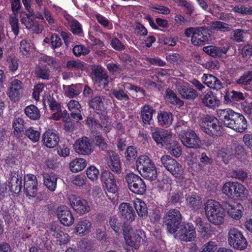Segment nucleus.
<instances>
[{
	"mask_svg": "<svg viewBox=\"0 0 252 252\" xmlns=\"http://www.w3.org/2000/svg\"><path fill=\"white\" fill-rule=\"evenodd\" d=\"M217 115L223 125L238 132H243L247 129L248 122L241 114L230 109H219Z\"/></svg>",
	"mask_w": 252,
	"mask_h": 252,
	"instance_id": "f257e3e1",
	"label": "nucleus"
},
{
	"mask_svg": "<svg viewBox=\"0 0 252 252\" xmlns=\"http://www.w3.org/2000/svg\"><path fill=\"white\" fill-rule=\"evenodd\" d=\"M194 118L202 130L208 135L213 136L220 133L221 126L214 116L199 113Z\"/></svg>",
	"mask_w": 252,
	"mask_h": 252,
	"instance_id": "f03ea898",
	"label": "nucleus"
},
{
	"mask_svg": "<svg viewBox=\"0 0 252 252\" xmlns=\"http://www.w3.org/2000/svg\"><path fill=\"white\" fill-rule=\"evenodd\" d=\"M136 164L138 171L143 178L151 181L157 179V167L148 156H140L136 160Z\"/></svg>",
	"mask_w": 252,
	"mask_h": 252,
	"instance_id": "7ed1b4c3",
	"label": "nucleus"
},
{
	"mask_svg": "<svg viewBox=\"0 0 252 252\" xmlns=\"http://www.w3.org/2000/svg\"><path fill=\"white\" fill-rule=\"evenodd\" d=\"M205 212L208 220L212 223L220 225L224 221V210L214 200H208L205 204Z\"/></svg>",
	"mask_w": 252,
	"mask_h": 252,
	"instance_id": "20e7f679",
	"label": "nucleus"
},
{
	"mask_svg": "<svg viewBox=\"0 0 252 252\" xmlns=\"http://www.w3.org/2000/svg\"><path fill=\"white\" fill-rule=\"evenodd\" d=\"M163 220V224L166 227L167 231L171 234H173L180 228L182 216L178 210L172 209L167 212Z\"/></svg>",
	"mask_w": 252,
	"mask_h": 252,
	"instance_id": "39448f33",
	"label": "nucleus"
},
{
	"mask_svg": "<svg viewBox=\"0 0 252 252\" xmlns=\"http://www.w3.org/2000/svg\"><path fill=\"white\" fill-rule=\"evenodd\" d=\"M229 245L238 250H244L248 246V242L242 232L235 227L230 228L227 233Z\"/></svg>",
	"mask_w": 252,
	"mask_h": 252,
	"instance_id": "423d86ee",
	"label": "nucleus"
},
{
	"mask_svg": "<svg viewBox=\"0 0 252 252\" xmlns=\"http://www.w3.org/2000/svg\"><path fill=\"white\" fill-rule=\"evenodd\" d=\"M179 137L183 145L188 148L197 149L200 147V138L192 130H182Z\"/></svg>",
	"mask_w": 252,
	"mask_h": 252,
	"instance_id": "0eeeda50",
	"label": "nucleus"
},
{
	"mask_svg": "<svg viewBox=\"0 0 252 252\" xmlns=\"http://www.w3.org/2000/svg\"><path fill=\"white\" fill-rule=\"evenodd\" d=\"M126 181L129 189L134 193L143 194L146 191V186L143 180L138 175L133 173L126 175Z\"/></svg>",
	"mask_w": 252,
	"mask_h": 252,
	"instance_id": "6e6552de",
	"label": "nucleus"
},
{
	"mask_svg": "<svg viewBox=\"0 0 252 252\" xmlns=\"http://www.w3.org/2000/svg\"><path fill=\"white\" fill-rule=\"evenodd\" d=\"M150 130L152 137L158 145L167 146L172 142L171 132L157 127H151Z\"/></svg>",
	"mask_w": 252,
	"mask_h": 252,
	"instance_id": "1a4fd4ad",
	"label": "nucleus"
},
{
	"mask_svg": "<svg viewBox=\"0 0 252 252\" xmlns=\"http://www.w3.org/2000/svg\"><path fill=\"white\" fill-rule=\"evenodd\" d=\"M160 161L164 168L174 177H178L183 172L182 166L174 158L169 155H163Z\"/></svg>",
	"mask_w": 252,
	"mask_h": 252,
	"instance_id": "9d476101",
	"label": "nucleus"
},
{
	"mask_svg": "<svg viewBox=\"0 0 252 252\" xmlns=\"http://www.w3.org/2000/svg\"><path fill=\"white\" fill-rule=\"evenodd\" d=\"M91 71V77L95 84L104 87L107 86L109 77L104 68L100 65H94Z\"/></svg>",
	"mask_w": 252,
	"mask_h": 252,
	"instance_id": "9b49d317",
	"label": "nucleus"
},
{
	"mask_svg": "<svg viewBox=\"0 0 252 252\" xmlns=\"http://www.w3.org/2000/svg\"><path fill=\"white\" fill-rule=\"evenodd\" d=\"M118 213L125 224L131 223L136 216L132 205L126 202H123L119 205Z\"/></svg>",
	"mask_w": 252,
	"mask_h": 252,
	"instance_id": "f8f14e48",
	"label": "nucleus"
},
{
	"mask_svg": "<svg viewBox=\"0 0 252 252\" xmlns=\"http://www.w3.org/2000/svg\"><path fill=\"white\" fill-rule=\"evenodd\" d=\"M92 146L90 139L84 136L75 141L74 144V149L80 155L88 156L93 152Z\"/></svg>",
	"mask_w": 252,
	"mask_h": 252,
	"instance_id": "ddd939ff",
	"label": "nucleus"
},
{
	"mask_svg": "<svg viewBox=\"0 0 252 252\" xmlns=\"http://www.w3.org/2000/svg\"><path fill=\"white\" fill-rule=\"evenodd\" d=\"M23 93V83L18 79H14L9 83L7 94L10 99L14 102L17 101Z\"/></svg>",
	"mask_w": 252,
	"mask_h": 252,
	"instance_id": "4468645a",
	"label": "nucleus"
},
{
	"mask_svg": "<svg viewBox=\"0 0 252 252\" xmlns=\"http://www.w3.org/2000/svg\"><path fill=\"white\" fill-rule=\"evenodd\" d=\"M68 200L71 207L77 213L84 214L90 211V206L86 200L81 199L73 194L69 195Z\"/></svg>",
	"mask_w": 252,
	"mask_h": 252,
	"instance_id": "2eb2a0df",
	"label": "nucleus"
},
{
	"mask_svg": "<svg viewBox=\"0 0 252 252\" xmlns=\"http://www.w3.org/2000/svg\"><path fill=\"white\" fill-rule=\"evenodd\" d=\"M104 158L109 168L113 172L120 174L122 171L119 156L113 151H109Z\"/></svg>",
	"mask_w": 252,
	"mask_h": 252,
	"instance_id": "dca6fc26",
	"label": "nucleus"
},
{
	"mask_svg": "<svg viewBox=\"0 0 252 252\" xmlns=\"http://www.w3.org/2000/svg\"><path fill=\"white\" fill-rule=\"evenodd\" d=\"M57 215L60 222L64 226H71L74 218L69 209L65 206H61L57 210Z\"/></svg>",
	"mask_w": 252,
	"mask_h": 252,
	"instance_id": "f3484780",
	"label": "nucleus"
},
{
	"mask_svg": "<svg viewBox=\"0 0 252 252\" xmlns=\"http://www.w3.org/2000/svg\"><path fill=\"white\" fill-rule=\"evenodd\" d=\"M7 186L14 193H19L22 189V177L18 172L13 171L9 174Z\"/></svg>",
	"mask_w": 252,
	"mask_h": 252,
	"instance_id": "a211bd4d",
	"label": "nucleus"
},
{
	"mask_svg": "<svg viewBox=\"0 0 252 252\" xmlns=\"http://www.w3.org/2000/svg\"><path fill=\"white\" fill-rule=\"evenodd\" d=\"M176 235L184 241H191L196 238V232L193 225L189 223L183 224Z\"/></svg>",
	"mask_w": 252,
	"mask_h": 252,
	"instance_id": "6ab92c4d",
	"label": "nucleus"
},
{
	"mask_svg": "<svg viewBox=\"0 0 252 252\" xmlns=\"http://www.w3.org/2000/svg\"><path fill=\"white\" fill-rule=\"evenodd\" d=\"M210 35L205 27L198 28L194 35L192 36L191 43L194 46H202L208 42Z\"/></svg>",
	"mask_w": 252,
	"mask_h": 252,
	"instance_id": "aec40b11",
	"label": "nucleus"
},
{
	"mask_svg": "<svg viewBox=\"0 0 252 252\" xmlns=\"http://www.w3.org/2000/svg\"><path fill=\"white\" fill-rule=\"evenodd\" d=\"M59 141L60 138L58 134L53 130H46L42 136L43 144L49 148L56 147Z\"/></svg>",
	"mask_w": 252,
	"mask_h": 252,
	"instance_id": "412c9836",
	"label": "nucleus"
},
{
	"mask_svg": "<svg viewBox=\"0 0 252 252\" xmlns=\"http://www.w3.org/2000/svg\"><path fill=\"white\" fill-rule=\"evenodd\" d=\"M101 180L105 185L108 191L111 193H115L117 191L116 182L114 175L108 171H104L101 175Z\"/></svg>",
	"mask_w": 252,
	"mask_h": 252,
	"instance_id": "4be33fe9",
	"label": "nucleus"
},
{
	"mask_svg": "<svg viewBox=\"0 0 252 252\" xmlns=\"http://www.w3.org/2000/svg\"><path fill=\"white\" fill-rule=\"evenodd\" d=\"M50 230L52 235L57 239L59 245H64L70 240V237L67 233H64L61 228L56 224L52 223L50 226Z\"/></svg>",
	"mask_w": 252,
	"mask_h": 252,
	"instance_id": "5701e85b",
	"label": "nucleus"
},
{
	"mask_svg": "<svg viewBox=\"0 0 252 252\" xmlns=\"http://www.w3.org/2000/svg\"><path fill=\"white\" fill-rule=\"evenodd\" d=\"M222 206L224 211H226L227 214L233 219L239 220L242 217L243 208L240 204L238 203L234 205L224 202Z\"/></svg>",
	"mask_w": 252,
	"mask_h": 252,
	"instance_id": "b1692460",
	"label": "nucleus"
},
{
	"mask_svg": "<svg viewBox=\"0 0 252 252\" xmlns=\"http://www.w3.org/2000/svg\"><path fill=\"white\" fill-rule=\"evenodd\" d=\"M178 91L183 98L193 100L198 96L196 90L191 87L188 84H183L178 87Z\"/></svg>",
	"mask_w": 252,
	"mask_h": 252,
	"instance_id": "393cba45",
	"label": "nucleus"
},
{
	"mask_svg": "<svg viewBox=\"0 0 252 252\" xmlns=\"http://www.w3.org/2000/svg\"><path fill=\"white\" fill-rule=\"evenodd\" d=\"M156 110L151 106L145 104L141 108L140 115L144 125H150L153 120V115Z\"/></svg>",
	"mask_w": 252,
	"mask_h": 252,
	"instance_id": "a878e982",
	"label": "nucleus"
},
{
	"mask_svg": "<svg viewBox=\"0 0 252 252\" xmlns=\"http://www.w3.org/2000/svg\"><path fill=\"white\" fill-rule=\"evenodd\" d=\"M202 81L204 84L214 90H218L223 87V84L220 80L213 75L204 74Z\"/></svg>",
	"mask_w": 252,
	"mask_h": 252,
	"instance_id": "bb28decb",
	"label": "nucleus"
},
{
	"mask_svg": "<svg viewBox=\"0 0 252 252\" xmlns=\"http://www.w3.org/2000/svg\"><path fill=\"white\" fill-rule=\"evenodd\" d=\"M93 228L92 222L85 218L80 220L76 224L77 234L84 236L89 234Z\"/></svg>",
	"mask_w": 252,
	"mask_h": 252,
	"instance_id": "cd10ccee",
	"label": "nucleus"
},
{
	"mask_svg": "<svg viewBox=\"0 0 252 252\" xmlns=\"http://www.w3.org/2000/svg\"><path fill=\"white\" fill-rule=\"evenodd\" d=\"M229 47L210 45L203 48V51L213 58H220L227 52Z\"/></svg>",
	"mask_w": 252,
	"mask_h": 252,
	"instance_id": "c85d7f7f",
	"label": "nucleus"
},
{
	"mask_svg": "<svg viewBox=\"0 0 252 252\" xmlns=\"http://www.w3.org/2000/svg\"><path fill=\"white\" fill-rule=\"evenodd\" d=\"M63 89L64 95L70 98H74L78 96L82 91V85L80 83L63 85Z\"/></svg>",
	"mask_w": 252,
	"mask_h": 252,
	"instance_id": "c756f323",
	"label": "nucleus"
},
{
	"mask_svg": "<svg viewBox=\"0 0 252 252\" xmlns=\"http://www.w3.org/2000/svg\"><path fill=\"white\" fill-rule=\"evenodd\" d=\"M201 103L205 106L214 109L217 105L218 100L212 91H209L201 95Z\"/></svg>",
	"mask_w": 252,
	"mask_h": 252,
	"instance_id": "7c9ffc66",
	"label": "nucleus"
},
{
	"mask_svg": "<svg viewBox=\"0 0 252 252\" xmlns=\"http://www.w3.org/2000/svg\"><path fill=\"white\" fill-rule=\"evenodd\" d=\"M158 125L162 127H169L173 122V117L171 113L169 112H160L158 115Z\"/></svg>",
	"mask_w": 252,
	"mask_h": 252,
	"instance_id": "2f4dec72",
	"label": "nucleus"
},
{
	"mask_svg": "<svg viewBox=\"0 0 252 252\" xmlns=\"http://www.w3.org/2000/svg\"><path fill=\"white\" fill-rule=\"evenodd\" d=\"M107 101L105 95H98L92 98L89 102V105L94 109L103 110L105 109V103Z\"/></svg>",
	"mask_w": 252,
	"mask_h": 252,
	"instance_id": "473e14b6",
	"label": "nucleus"
},
{
	"mask_svg": "<svg viewBox=\"0 0 252 252\" xmlns=\"http://www.w3.org/2000/svg\"><path fill=\"white\" fill-rule=\"evenodd\" d=\"M44 184L51 191H54L57 186V176L53 173L42 174Z\"/></svg>",
	"mask_w": 252,
	"mask_h": 252,
	"instance_id": "72a5a7b5",
	"label": "nucleus"
},
{
	"mask_svg": "<svg viewBox=\"0 0 252 252\" xmlns=\"http://www.w3.org/2000/svg\"><path fill=\"white\" fill-rule=\"evenodd\" d=\"M187 205L191 209L197 210L201 207V198L196 193L186 195Z\"/></svg>",
	"mask_w": 252,
	"mask_h": 252,
	"instance_id": "f704fd0d",
	"label": "nucleus"
},
{
	"mask_svg": "<svg viewBox=\"0 0 252 252\" xmlns=\"http://www.w3.org/2000/svg\"><path fill=\"white\" fill-rule=\"evenodd\" d=\"M245 95L240 92L231 91L227 92L224 96L225 101L227 103H233L240 101L245 99Z\"/></svg>",
	"mask_w": 252,
	"mask_h": 252,
	"instance_id": "c9c22d12",
	"label": "nucleus"
},
{
	"mask_svg": "<svg viewBox=\"0 0 252 252\" xmlns=\"http://www.w3.org/2000/svg\"><path fill=\"white\" fill-rule=\"evenodd\" d=\"M210 28L213 31L228 32L232 30L230 25L220 21H212L210 23Z\"/></svg>",
	"mask_w": 252,
	"mask_h": 252,
	"instance_id": "e433bc0d",
	"label": "nucleus"
},
{
	"mask_svg": "<svg viewBox=\"0 0 252 252\" xmlns=\"http://www.w3.org/2000/svg\"><path fill=\"white\" fill-rule=\"evenodd\" d=\"M134 206L139 217L146 218L148 216L147 207L144 201L137 199L134 201Z\"/></svg>",
	"mask_w": 252,
	"mask_h": 252,
	"instance_id": "4c0bfd02",
	"label": "nucleus"
},
{
	"mask_svg": "<svg viewBox=\"0 0 252 252\" xmlns=\"http://www.w3.org/2000/svg\"><path fill=\"white\" fill-rule=\"evenodd\" d=\"M86 166L85 159L78 158L73 160L69 164L70 170L73 172H78L82 170Z\"/></svg>",
	"mask_w": 252,
	"mask_h": 252,
	"instance_id": "58836bf2",
	"label": "nucleus"
},
{
	"mask_svg": "<svg viewBox=\"0 0 252 252\" xmlns=\"http://www.w3.org/2000/svg\"><path fill=\"white\" fill-rule=\"evenodd\" d=\"M43 102L44 105L47 104L52 111H59L62 109L61 104L50 95L44 96Z\"/></svg>",
	"mask_w": 252,
	"mask_h": 252,
	"instance_id": "ea45409f",
	"label": "nucleus"
},
{
	"mask_svg": "<svg viewBox=\"0 0 252 252\" xmlns=\"http://www.w3.org/2000/svg\"><path fill=\"white\" fill-rule=\"evenodd\" d=\"M25 113L28 117L33 120H38L40 117L39 109L34 105H30L26 107Z\"/></svg>",
	"mask_w": 252,
	"mask_h": 252,
	"instance_id": "a19ab883",
	"label": "nucleus"
},
{
	"mask_svg": "<svg viewBox=\"0 0 252 252\" xmlns=\"http://www.w3.org/2000/svg\"><path fill=\"white\" fill-rule=\"evenodd\" d=\"M234 190V197L238 200L245 199L248 194V191L242 184L237 183Z\"/></svg>",
	"mask_w": 252,
	"mask_h": 252,
	"instance_id": "79ce46f5",
	"label": "nucleus"
},
{
	"mask_svg": "<svg viewBox=\"0 0 252 252\" xmlns=\"http://www.w3.org/2000/svg\"><path fill=\"white\" fill-rule=\"evenodd\" d=\"M12 126L14 128V135L17 137H20L21 133L24 131V120L21 118L15 119L13 121Z\"/></svg>",
	"mask_w": 252,
	"mask_h": 252,
	"instance_id": "37998d69",
	"label": "nucleus"
},
{
	"mask_svg": "<svg viewBox=\"0 0 252 252\" xmlns=\"http://www.w3.org/2000/svg\"><path fill=\"white\" fill-rule=\"evenodd\" d=\"M166 98L171 103L178 105L179 107L184 105V102L177 97L176 94L171 90L166 91Z\"/></svg>",
	"mask_w": 252,
	"mask_h": 252,
	"instance_id": "c03bdc74",
	"label": "nucleus"
},
{
	"mask_svg": "<svg viewBox=\"0 0 252 252\" xmlns=\"http://www.w3.org/2000/svg\"><path fill=\"white\" fill-rule=\"evenodd\" d=\"M27 196L35 197L38 201L42 200L44 197L40 192H38V186H32L24 189Z\"/></svg>",
	"mask_w": 252,
	"mask_h": 252,
	"instance_id": "a18cd8bd",
	"label": "nucleus"
},
{
	"mask_svg": "<svg viewBox=\"0 0 252 252\" xmlns=\"http://www.w3.org/2000/svg\"><path fill=\"white\" fill-rule=\"evenodd\" d=\"M66 67L70 70H83L85 65L83 62L78 59H72L66 62Z\"/></svg>",
	"mask_w": 252,
	"mask_h": 252,
	"instance_id": "49530a36",
	"label": "nucleus"
},
{
	"mask_svg": "<svg viewBox=\"0 0 252 252\" xmlns=\"http://www.w3.org/2000/svg\"><path fill=\"white\" fill-rule=\"evenodd\" d=\"M111 94L118 100L127 101L129 99L127 92L123 88L113 89L111 90Z\"/></svg>",
	"mask_w": 252,
	"mask_h": 252,
	"instance_id": "de8ad7c7",
	"label": "nucleus"
},
{
	"mask_svg": "<svg viewBox=\"0 0 252 252\" xmlns=\"http://www.w3.org/2000/svg\"><path fill=\"white\" fill-rule=\"evenodd\" d=\"M246 34V32L243 30L235 29L230 35V38L236 42H243L245 41Z\"/></svg>",
	"mask_w": 252,
	"mask_h": 252,
	"instance_id": "09e8293b",
	"label": "nucleus"
},
{
	"mask_svg": "<svg viewBox=\"0 0 252 252\" xmlns=\"http://www.w3.org/2000/svg\"><path fill=\"white\" fill-rule=\"evenodd\" d=\"M169 153L173 156L178 158L182 154V148L180 144L176 141L172 140V142L167 145Z\"/></svg>",
	"mask_w": 252,
	"mask_h": 252,
	"instance_id": "8fccbe9b",
	"label": "nucleus"
},
{
	"mask_svg": "<svg viewBox=\"0 0 252 252\" xmlns=\"http://www.w3.org/2000/svg\"><path fill=\"white\" fill-rule=\"evenodd\" d=\"M35 74L37 77L48 80L50 76V71L46 66H38L35 68Z\"/></svg>",
	"mask_w": 252,
	"mask_h": 252,
	"instance_id": "3c124183",
	"label": "nucleus"
},
{
	"mask_svg": "<svg viewBox=\"0 0 252 252\" xmlns=\"http://www.w3.org/2000/svg\"><path fill=\"white\" fill-rule=\"evenodd\" d=\"M237 182H228L225 183L222 188V191L223 193L228 197L233 198L234 190Z\"/></svg>",
	"mask_w": 252,
	"mask_h": 252,
	"instance_id": "603ef678",
	"label": "nucleus"
},
{
	"mask_svg": "<svg viewBox=\"0 0 252 252\" xmlns=\"http://www.w3.org/2000/svg\"><path fill=\"white\" fill-rule=\"evenodd\" d=\"M32 49V46L28 40L23 39L21 41L20 43V50L24 56L26 57H29Z\"/></svg>",
	"mask_w": 252,
	"mask_h": 252,
	"instance_id": "864d4df0",
	"label": "nucleus"
},
{
	"mask_svg": "<svg viewBox=\"0 0 252 252\" xmlns=\"http://www.w3.org/2000/svg\"><path fill=\"white\" fill-rule=\"evenodd\" d=\"M25 134L32 142H36L40 139V132L33 127H30L27 129Z\"/></svg>",
	"mask_w": 252,
	"mask_h": 252,
	"instance_id": "5fc2aeb1",
	"label": "nucleus"
},
{
	"mask_svg": "<svg viewBox=\"0 0 252 252\" xmlns=\"http://www.w3.org/2000/svg\"><path fill=\"white\" fill-rule=\"evenodd\" d=\"M252 82V71L245 72L238 79L237 84L241 86H247Z\"/></svg>",
	"mask_w": 252,
	"mask_h": 252,
	"instance_id": "6e6d98bb",
	"label": "nucleus"
},
{
	"mask_svg": "<svg viewBox=\"0 0 252 252\" xmlns=\"http://www.w3.org/2000/svg\"><path fill=\"white\" fill-rule=\"evenodd\" d=\"M94 144L95 146L97 147L100 150L103 151L107 152L108 150V145L105 140V139L102 137V135H97L94 138Z\"/></svg>",
	"mask_w": 252,
	"mask_h": 252,
	"instance_id": "4d7b16f0",
	"label": "nucleus"
},
{
	"mask_svg": "<svg viewBox=\"0 0 252 252\" xmlns=\"http://www.w3.org/2000/svg\"><path fill=\"white\" fill-rule=\"evenodd\" d=\"M72 52L75 56L79 57L81 55L85 56L90 52V49L82 45H77L74 46Z\"/></svg>",
	"mask_w": 252,
	"mask_h": 252,
	"instance_id": "13d9d810",
	"label": "nucleus"
},
{
	"mask_svg": "<svg viewBox=\"0 0 252 252\" xmlns=\"http://www.w3.org/2000/svg\"><path fill=\"white\" fill-rule=\"evenodd\" d=\"M38 186L36 177L32 174H28L25 177L24 188L26 189L32 186Z\"/></svg>",
	"mask_w": 252,
	"mask_h": 252,
	"instance_id": "bf43d9fd",
	"label": "nucleus"
},
{
	"mask_svg": "<svg viewBox=\"0 0 252 252\" xmlns=\"http://www.w3.org/2000/svg\"><path fill=\"white\" fill-rule=\"evenodd\" d=\"M39 61L55 68H57L59 65L57 59L45 55H42L39 58Z\"/></svg>",
	"mask_w": 252,
	"mask_h": 252,
	"instance_id": "052dcab7",
	"label": "nucleus"
},
{
	"mask_svg": "<svg viewBox=\"0 0 252 252\" xmlns=\"http://www.w3.org/2000/svg\"><path fill=\"white\" fill-rule=\"evenodd\" d=\"M71 31L74 34H79L83 32L82 27L79 22L75 19H71L68 21Z\"/></svg>",
	"mask_w": 252,
	"mask_h": 252,
	"instance_id": "680f3d73",
	"label": "nucleus"
},
{
	"mask_svg": "<svg viewBox=\"0 0 252 252\" xmlns=\"http://www.w3.org/2000/svg\"><path fill=\"white\" fill-rule=\"evenodd\" d=\"M109 223L112 229L116 233H119L121 230V223L118 221L117 216L114 215L109 218Z\"/></svg>",
	"mask_w": 252,
	"mask_h": 252,
	"instance_id": "e2e57ef3",
	"label": "nucleus"
},
{
	"mask_svg": "<svg viewBox=\"0 0 252 252\" xmlns=\"http://www.w3.org/2000/svg\"><path fill=\"white\" fill-rule=\"evenodd\" d=\"M99 173L98 170L94 166H91L86 170L87 177L92 181H95L97 179Z\"/></svg>",
	"mask_w": 252,
	"mask_h": 252,
	"instance_id": "0e129e2a",
	"label": "nucleus"
},
{
	"mask_svg": "<svg viewBox=\"0 0 252 252\" xmlns=\"http://www.w3.org/2000/svg\"><path fill=\"white\" fill-rule=\"evenodd\" d=\"M9 23L11 25L12 32L15 35H17L19 33V22L17 15H14L10 17Z\"/></svg>",
	"mask_w": 252,
	"mask_h": 252,
	"instance_id": "69168bd1",
	"label": "nucleus"
},
{
	"mask_svg": "<svg viewBox=\"0 0 252 252\" xmlns=\"http://www.w3.org/2000/svg\"><path fill=\"white\" fill-rule=\"evenodd\" d=\"M176 2L180 6L186 9L187 13L190 15L194 11V7L192 4L186 0H176Z\"/></svg>",
	"mask_w": 252,
	"mask_h": 252,
	"instance_id": "338daca9",
	"label": "nucleus"
},
{
	"mask_svg": "<svg viewBox=\"0 0 252 252\" xmlns=\"http://www.w3.org/2000/svg\"><path fill=\"white\" fill-rule=\"evenodd\" d=\"M233 10L237 13H241L242 14H252V7L246 6L242 5H239L235 6Z\"/></svg>",
	"mask_w": 252,
	"mask_h": 252,
	"instance_id": "774afa93",
	"label": "nucleus"
}]
</instances>
